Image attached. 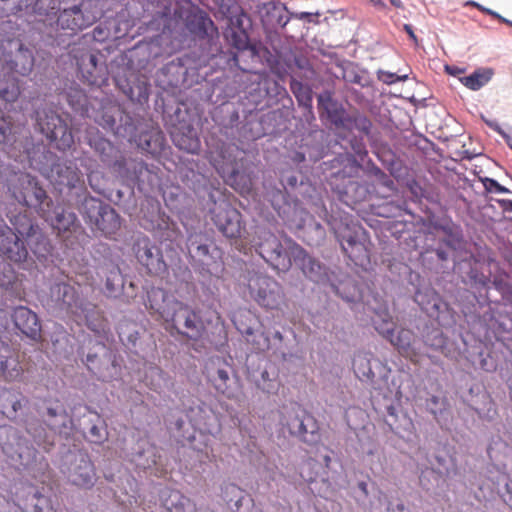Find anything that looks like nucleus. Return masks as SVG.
Returning <instances> with one entry per match:
<instances>
[{
	"mask_svg": "<svg viewBox=\"0 0 512 512\" xmlns=\"http://www.w3.org/2000/svg\"><path fill=\"white\" fill-rule=\"evenodd\" d=\"M14 228L5 223L0 225V256L14 264H22L28 259V249L23 242L25 239L32 252L38 257H45L50 252L51 245L42 229L27 214L19 213L10 218Z\"/></svg>",
	"mask_w": 512,
	"mask_h": 512,
	"instance_id": "1",
	"label": "nucleus"
},
{
	"mask_svg": "<svg viewBox=\"0 0 512 512\" xmlns=\"http://www.w3.org/2000/svg\"><path fill=\"white\" fill-rule=\"evenodd\" d=\"M164 328L172 336L177 334L194 341L201 339L206 332L200 313L181 301L174 302V309Z\"/></svg>",
	"mask_w": 512,
	"mask_h": 512,
	"instance_id": "2",
	"label": "nucleus"
},
{
	"mask_svg": "<svg viewBox=\"0 0 512 512\" xmlns=\"http://www.w3.org/2000/svg\"><path fill=\"white\" fill-rule=\"evenodd\" d=\"M35 118L41 133L55 143L57 149L65 151L73 146L74 136L68 124V116L64 118L52 108H43L35 112Z\"/></svg>",
	"mask_w": 512,
	"mask_h": 512,
	"instance_id": "3",
	"label": "nucleus"
},
{
	"mask_svg": "<svg viewBox=\"0 0 512 512\" xmlns=\"http://www.w3.org/2000/svg\"><path fill=\"white\" fill-rule=\"evenodd\" d=\"M238 147L223 144L217 151L211 152L209 161L225 181L241 193L248 191L250 180L239 172V164L235 155Z\"/></svg>",
	"mask_w": 512,
	"mask_h": 512,
	"instance_id": "4",
	"label": "nucleus"
},
{
	"mask_svg": "<svg viewBox=\"0 0 512 512\" xmlns=\"http://www.w3.org/2000/svg\"><path fill=\"white\" fill-rule=\"evenodd\" d=\"M250 296L266 309H278L283 300V291L279 283L270 276L253 272L248 277Z\"/></svg>",
	"mask_w": 512,
	"mask_h": 512,
	"instance_id": "5",
	"label": "nucleus"
},
{
	"mask_svg": "<svg viewBox=\"0 0 512 512\" xmlns=\"http://www.w3.org/2000/svg\"><path fill=\"white\" fill-rule=\"evenodd\" d=\"M259 240L257 251L267 263L278 270H288L291 267L293 257L288 242L293 241L292 239H286L283 245L276 235L263 230L259 233Z\"/></svg>",
	"mask_w": 512,
	"mask_h": 512,
	"instance_id": "6",
	"label": "nucleus"
},
{
	"mask_svg": "<svg viewBox=\"0 0 512 512\" xmlns=\"http://www.w3.org/2000/svg\"><path fill=\"white\" fill-rule=\"evenodd\" d=\"M281 423L290 435L299 438L309 446H316L321 442L318 421L309 413L303 412L299 415L294 411L287 412Z\"/></svg>",
	"mask_w": 512,
	"mask_h": 512,
	"instance_id": "7",
	"label": "nucleus"
},
{
	"mask_svg": "<svg viewBox=\"0 0 512 512\" xmlns=\"http://www.w3.org/2000/svg\"><path fill=\"white\" fill-rule=\"evenodd\" d=\"M207 378L213 388L228 399H233L238 388V377L232 366L221 358L211 359L206 366Z\"/></svg>",
	"mask_w": 512,
	"mask_h": 512,
	"instance_id": "8",
	"label": "nucleus"
},
{
	"mask_svg": "<svg viewBox=\"0 0 512 512\" xmlns=\"http://www.w3.org/2000/svg\"><path fill=\"white\" fill-rule=\"evenodd\" d=\"M89 6L83 1L80 5L62 10L56 20L57 28L75 34L94 24L100 14L91 11Z\"/></svg>",
	"mask_w": 512,
	"mask_h": 512,
	"instance_id": "9",
	"label": "nucleus"
},
{
	"mask_svg": "<svg viewBox=\"0 0 512 512\" xmlns=\"http://www.w3.org/2000/svg\"><path fill=\"white\" fill-rule=\"evenodd\" d=\"M135 255L138 262L152 276L163 277L168 267L163 259L161 249L145 237L139 239L135 245Z\"/></svg>",
	"mask_w": 512,
	"mask_h": 512,
	"instance_id": "10",
	"label": "nucleus"
},
{
	"mask_svg": "<svg viewBox=\"0 0 512 512\" xmlns=\"http://www.w3.org/2000/svg\"><path fill=\"white\" fill-rule=\"evenodd\" d=\"M22 191L14 192L15 199L22 205L37 208L39 214L53 206V202L47 196L46 191L39 186L35 178L27 175L21 182Z\"/></svg>",
	"mask_w": 512,
	"mask_h": 512,
	"instance_id": "11",
	"label": "nucleus"
},
{
	"mask_svg": "<svg viewBox=\"0 0 512 512\" xmlns=\"http://www.w3.org/2000/svg\"><path fill=\"white\" fill-rule=\"evenodd\" d=\"M40 216L57 231V234L63 240L68 239L69 236L67 234H74L81 229L75 213L61 206L54 207L53 205L42 212Z\"/></svg>",
	"mask_w": 512,
	"mask_h": 512,
	"instance_id": "12",
	"label": "nucleus"
},
{
	"mask_svg": "<svg viewBox=\"0 0 512 512\" xmlns=\"http://www.w3.org/2000/svg\"><path fill=\"white\" fill-rule=\"evenodd\" d=\"M212 219L217 228L228 238H237L241 235V214L231 205L224 203L214 211Z\"/></svg>",
	"mask_w": 512,
	"mask_h": 512,
	"instance_id": "13",
	"label": "nucleus"
},
{
	"mask_svg": "<svg viewBox=\"0 0 512 512\" xmlns=\"http://www.w3.org/2000/svg\"><path fill=\"white\" fill-rule=\"evenodd\" d=\"M288 247L295 262H297L303 273L312 281L324 284L328 280L326 268L320 262L309 256L306 251L296 242L289 241Z\"/></svg>",
	"mask_w": 512,
	"mask_h": 512,
	"instance_id": "14",
	"label": "nucleus"
},
{
	"mask_svg": "<svg viewBox=\"0 0 512 512\" xmlns=\"http://www.w3.org/2000/svg\"><path fill=\"white\" fill-rule=\"evenodd\" d=\"M318 111L321 118L327 119L337 130H344L350 124L349 114L344 107L332 98L330 93L318 96Z\"/></svg>",
	"mask_w": 512,
	"mask_h": 512,
	"instance_id": "15",
	"label": "nucleus"
},
{
	"mask_svg": "<svg viewBox=\"0 0 512 512\" xmlns=\"http://www.w3.org/2000/svg\"><path fill=\"white\" fill-rule=\"evenodd\" d=\"M178 301L161 288H151L147 291L145 306L150 314L156 317L157 320H162L164 325L174 309V302Z\"/></svg>",
	"mask_w": 512,
	"mask_h": 512,
	"instance_id": "16",
	"label": "nucleus"
},
{
	"mask_svg": "<svg viewBox=\"0 0 512 512\" xmlns=\"http://www.w3.org/2000/svg\"><path fill=\"white\" fill-rule=\"evenodd\" d=\"M69 480L76 486L89 488L94 484V465L87 455L79 454L71 463L68 474Z\"/></svg>",
	"mask_w": 512,
	"mask_h": 512,
	"instance_id": "17",
	"label": "nucleus"
},
{
	"mask_svg": "<svg viewBox=\"0 0 512 512\" xmlns=\"http://www.w3.org/2000/svg\"><path fill=\"white\" fill-rule=\"evenodd\" d=\"M76 63L81 77L90 85L98 84L105 77V69L98 64L97 54L86 50L79 56L76 55Z\"/></svg>",
	"mask_w": 512,
	"mask_h": 512,
	"instance_id": "18",
	"label": "nucleus"
},
{
	"mask_svg": "<svg viewBox=\"0 0 512 512\" xmlns=\"http://www.w3.org/2000/svg\"><path fill=\"white\" fill-rule=\"evenodd\" d=\"M15 326L31 339H37L41 333V324L38 316L27 307H16L12 314Z\"/></svg>",
	"mask_w": 512,
	"mask_h": 512,
	"instance_id": "19",
	"label": "nucleus"
},
{
	"mask_svg": "<svg viewBox=\"0 0 512 512\" xmlns=\"http://www.w3.org/2000/svg\"><path fill=\"white\" fill-rule=\"evenodd\" d=\"M113 172L124 182L139 183L142 176L148 172L147 165L142 160L121 158L115 160Z\"/></svg>",
	"mask_w": 512,
	"mask_h": 512,
	"instance_id": "20",
	"label": "nucleus"
},
{
	"mask_svg": "<svg viewBox=\"0 0 512 512\" xmlns=\"http://www.w3.org/2000/svg\"><path fill=\"white\" fill-rule=\"evenodd\" d=\"M34 67V56L30 49L25 48L22 43L18 44V49L9 60H5L2 71H8L12 74L22 76L28 75Z\"/></svg>",
	"mask_w": 512,
	"mask_h": 512,
	"instance_id": "21",
	"label": "nucleus"
},
{
	"mask_svg": "<svg viewBox=\"0 0 512 512\" xmlns=\"http://www.w3.org/2000/svg\"><path fill=\"white\" fill-rule=\"evenodd\" d=\"M55 183L60 187L75 188L81 182V171L71 161H62L52 167Z\"/></svg>",
	"mask_w": 512,
	"mask_h": 512,
	"instance_id": "22",
	"label": "nucleus"
},
{
	"mask_svg": "<svg viewBox=\"0 0 512 512\" xmlns=\"http://www.w3.org/2000/svg\"><path fill=\"white\" fill-rule=\"evenodd\" d=\"M88 144L99 156L101 162L113 169L118 150L117 148L106 138L99 135V133H89Z\"/></svg>",
	"mask_w": 512,
	"mask_h": 512,
	"instance_id": "23",
	"label": "nucleus"
},
{
	"mask_svg": "<svg viewBox=\"0 0 512 512\" xmlns=\"http://www.w3.org/2000/svg\"><path fill=\"white\" fill-rule=\"evenodd\" d=\"M385 339H387L394 347L397 348L398 352L408 358L413 363H418V353L411 346V342L413 339V332L408 329H401L398 331L397 335H394V331L390 332L386 335Z\"/></svg>",
	"mask_w": 512,
	"mask_h": 512,
	"instance_id": "24",
	"label": "nucleus"
},
{
	"mask_svg": "<svg viewBox=\"0 0 512 512\" xmlns=\"http://www.w3.org/2000/svg\"><path fill=\"white\" fill-rule=\"evenodd\" d=\"M52 293L56 294L62 308L66 309L68 313L76 315L79 310H82V302L71 285L58 283L53 287Z\"/></svg>",
	"mask_w": 512,
	"mask_h": 512,
	"instance_id": "25",
	"label": "nucleus"
},
{
	"mask_svg": "<svg viewBox=\"0 0 512 512\" xmlns=\"http://www.w3.org/2000/svg\"><path fill=\"white\" fill-rule=\"evenodd\" d=\"M175 146L191 154H197L200 151V139L192 126H186L171 133Z\"/></svg>",
	"mask_w": 512,
	"mask_h": 512,
	"instance_id": "26",
	"label": "nucleus"
},
{
	"mask_svg": "<svg viewBox=\"0 0 512 512\" xmlns=\"http://www.w3.org/2000/svg\"><path fill=\"white\" fill-rule=\"evenodd\" d=\"M91 226L110 237L119 230L121 221L116 211L108 205Z\"/></svg>",
	"mask_w": 512,
	"mask_h": 512,
	"instance_id": "27",
	"label": "nucleus"
},
{
	"mask_svg": "<svg viewBox=\"0 0 512 512\" xmlns=\"http://www.w3.org/2000/svg\"><path fill=\"white\" fill-rule=\"evenodd\" d=\"M209 239L202 233H190L187 238L189 255L199 262H204L210 256Z\"/></svg>",
	"mask_w": 512,
	"mask_h": 512,
	"instance_id": "28",
	"label": "nucleus"
},
{
	"mask_svg": "<svg viewBox=\"0 0 512 512\" xmlns=\"http://www.w3.org/2000/svg\"><path fill=\"white\" fill-rule=\"evenodd\" d=\"M21 94V88L18 78L10 73L3 71L0 74V100L7 103H14Z\"/></svg>",
	"mask_w": 512,
	"mask_h": 512,
	"instance_id": "29",
	"label": "nucleus"
},
{
	"mask_svg": "<svg viewBox=\"0 0 512 512\" xmlns=\"http://www.w3.org/2000/svg\"><path fill=\"white\" fill-rule=\"evenodd\" d=\"M0 373L9 382L22 378L24 368L18 358L12 355V351H10L5 360H0Z\"/></svg>",
	"mask_w": 512,
	"mask_h": 512,
	"instance_id": "30",
	"label": "nucleus"
},
{
	"mask_svg": "<svg viewBox=\"0 0 512 512\" xmlns=\"http://www.w3.org/2000/svg\"><path fill=\"white\" fill-rule=\"evenodd\" d=\"M493 74L491 68H479L469 76L460 77L459 80L468 89L477 91L491 80Z\"/></svg>",
	"mask_w": 512,
	"mask_h": 512,
	"instance_id": "31",
	"label": "nucleus"
},
{
	"mask_svg": "<svg viewBox=\"0 0 512 512\" xmlns=\"http://www.w3.org/2000/svg\"><path fill=\"white\" fill-rule=\"evenodd\" d=\"M108 204L104 203L100 199H97L92 196H87L84 198L80 212L86 221L92 225L94 221L99 217L101 213L104 211V207H107Z\"/></svg>",
	"mask_w": 512,
	"mask_h": 512,
	"instance_id": "32",
	"label": "nucleus"
},
{
	"mask_svg": "<svg viewBox=\"0 0 512 512\" xmlns=\"http://www.w3.org/2000/svg\"><path fill=\"white\" fill-rule=\"evenodd\" d=\"M101 275L105 277V290L108 295L112 296L120 292L123 287V277L117 266L102 268Z\"/></svg>",
	"mask_w": 512,
	"mask_h": 512,
	"instance_id": "33",
	"label": "nucleus"
},
{
	"mask_svg": "<svg viewBox=\"0 0 512 512\" xmlns=\"http://www.w3.org/2000/svg\"><path fill=\"white\" fill-rule=\"evenodd\" d=\"M164 137L161 132H145L138 136L137 145L145 152L155 154L162 147Z\"/></svg>",
	"mask_w": 512,
	"mask_h": 512,
	"instance_id": "34",
	"label": "nucleus"
},
{
	"mask_svg": "<svg viewBox=\"0 0 512 512\" xmlns=\"http://www.w3.org/2000/svg\"><path fill=\"white\" fill-rule=\"evenodd\" d=\"M375 329L385 338L390 332L394 331L395 324L387 308L376 311L372 318Z\"/></svg>",
	"mask_w": 512,
	"mask_h": 512,
	"instance_id": "35",
	"label": "nucleus"
},
{
	"mask_svg": "<svg viewBox=\"0 0 512 512\" xmlns=\"http://www.w3.org/2000/svg\"><path fill=\"white\" fill-rule=\"evenodd\" d=\"M225 37L228 43L239 51L246 50L249 47L248 34L240 27L230 28L226 31Z\"/></svg>",
	"mask_w": 512,
	"mask_h": 512,
	"instance_id": "36",
	"label": "nucleus"
},
{
	"mask_svg": "<svg viewBox=\"0 0 512 512\" xmlns=\"http://www.w3.org/2000/svg\"><path fill=\"white\" fill-rule=\"evenodd\" d=\"M344 253L351 259L355 260L358 254L363 250V244L358 240L356 234L349 233L339 239Z\"/></svg>",
	"mask_w": 512,
	"mask_h": 512,
	"instance_id": "37",
	"label": "nucleus"
},
{
	"mask_svg": "<svg viewBox=\"0 0 512 512\" xmlns=\"http://www.w3.org/2000/svg\"><path fill=\"white\" fill-rule=\"evenodd\" d=\"M18 280V275L10 263L0 260V287H12Z\"/></svg>",
	"mask_w": 512,
	"mask_h": 512,
	"instance_id": "38",
	"label": "nucleus"
},
{
	"mask_svg": "<svg viewBox=\"0 0 512 512\" xmlns=\"http://www.w3.org/2000/svg\"><path fill=\"white\" fill-rule=\"evenodd\" d=\"M288 17L285 15L283 9L273 7L270 11L267 12L266 17L263 19L264 25L270 27L271 29L276 27H285L288 23Z\"/></svg>",
	"mask_w": 512,
	"mask_h": 512,
	"instance_id": "39",
	"label": "nucleus"
},
{
	"mask_svg": "<svg viewBox=\"0 0 512 512\" xmlns=\"http://www.w3.org/2000/svg\"><path fill=\"white\" fill-rule=\"evenodd\" d=\"M350 124L345 125L344 130L352 131L353 129H357L360 132L368 135L371 130L372 123L371 121L362 115H349Z\"/></svg>",
	"mask_w": 512,
	"mask_h": 512,
	"instance_id": "40",
	"label": "nucleus"
},
{
	"mask_svg": "<svg viewBox=\"0 0 512 512\" xmlns=\"http://www.w3.org/2000/svg\"><path fill=\"white\" fill-rule=\"evenodd\" d=\"M290 87L300 104L311 107L312 96L308 88L298 81H292Z\"/></svg>",
	"mask_w": 512,
	"mask_h": 512,
	"instance_id": "41",
	"label": "nucleus"
},
{
	"mask_svg": "<svg viewBox=\"0 0 512 512\" xmlns=\"http://www.w3.org/2000/svg\"><path fill=\"white\" fill-rule=\"evenodd\" d=\"M33 509L30 512H57L50 500L43 495H34Z\"/></svg>",
	"mask_w": 512,
	"mask_h": 512,
	"instance_id": "42",
	"label": "nucleus"
},
{
	"mask_svg": "<svg viewBox=\"0 0 512 512\" xmlns=\"http://www.w3.org/2000/svg\"><path fill=\"white\" fill-rule=\"evenodd\" d=\"M408 75H398L396 73L388 72V71H379L378 79L385 84L391 85L396 82H401L407 80Z\"/></svg>",
	"mask_w": 512,
	"mask_h": 512,
	"instance_id": "43",
	"label": "nucleus"
},
{
	"mask_svg": "<svg viewBox=\"0 0 512 512\" xmlns=\"http://www.w3.org/2000/svg\"><path fill=\"white\" fill-rule=\"evenodd\" d=\"M482 183H483L485 190L489 193L501 194V193L509 192V190L507 188H505L504 186H502L501 184H499L496 180H494L492 178H484L482 180Z\"/></svg>",
	"mask_w": 512,
	"mask_h": 512,
	"instance_id": "44",
	"label": "nucleus"
},
{
	"mask_svg": "<svg viewBox=\"0 0 512 512\" xmlns=\"http://www.w3.org/2000/svg\"><path fill=\"white\" fill-rule=\"evenodd\" d=\"M351 148L354 151V153L360 158V160H364L367 155L368 151L365 147V144L362 142V140L354 139L351 141Z\"/></svg>",
	"mask_w": 512,
	"mask_h": 512,
	"instance_id": "45",
	"label": "nucleus"
},
{
	"mask_svg": "<svg viewBox=\"0 0 512 512\" xmlns=\"http://www.w3.org/2000/svg\"><path fill=\"white\" fill-rule=\"evenodd\" d=\"M472 5L476 6L480 11H482V12H484V13L488 14V15H491V16H492V17H494L495 19H498L500 22L505 23V24H507V25H509V26H512V21H510V20H508V19H506V18L502 17V16H501L500 14H498L497 12L492 11V10H490V9H488V8H484V7H482L481 5H479V4H477V3H474V2L472 3Z\"/></svg>",
	"mask_w": 512,
	"mask_h": 512,
	"instance_id": "46",
	"label": "nucleus"
},
{
	"mask_svg": "<svg viewBox=\"0 0 512 512\" xmlns=\"http://www.w3.org/2000/svg\"><path fill=\"white\" fill-rule=\"evenodd\" d=\"M370 172L372 175H374L378 179H381V180L384 179L385 180L384 184L388 185V183H392V181L388 179L387 175L373 163L371 164Z\"/></svg>",
	"mask_w": 512,
	"mask_h": 512,
	"instance_id": "47",
	"label": "nucleus"
},
{
	"mask_svg": "<svg viewBox=\"0 0 512 512\" xmlns=\"http://www.w3.org/2000/svg\"><path fill=\"white\" fill-rule=\"evenodd\" d=\"M445 70L448 74L452 75V76H458L462 73H464L465 69L463 68H460V67H457V66H446L445 67Z\"/></svg>",
	"mask_w": 512,
	"mask_h": 512,
	"instance_id": "48",
	"label": "nucleus"
},
{
	"mask_svg": "<svg viewBox=\"0 0 512 512\" xmlns=\"http://www.w3.org/2000/svg\"><path fill=\"white\" fill-rule=\"evenodd\" d=\"M10 347L4 343H0V360H5L7 355L10 354Z\"/></svg>",
	"mask_w": 512,
	"mask_h": 512,
	"instance_id": "49",
	"label": "nucleus"
},
{
	"mask_svg": "<svg viewBox=\"0 0 512 512\" xmlns=\"http://www.w3.org/2000/svg\"><path fill=\"white\" fill-rule=\"evenodd\" d=\"M404 30H405V32L409 35V37H410L413 41H415V42L417 41V37H416V35H415V33H414L413 28H412V26H411V25H409V24H405V25H404Z\"/></svg>",
	"mask_w": 512,
	"mask_h": 512,
	"instance_id": "50",
	"label": "nucleus"
},
{
	"mask_svg": "<svg viewBox=\"0 0 512 512\" xmlns=\"http://www.w3.org/2000/svg\"><path fill=\"white\" fill-rule=\"evenodd\" d=\"M103 121L105 127L112 128L115 125V119L112 116H104Z\"/></svg>",
	"mask_w": 512,
	"mask_h": 512,
	"instance_id": "51",
	"label": "nucleus"
},
{
	"mask_svg": "<svg viewBox=\"0 0 512 512\" xmlns=\"http://www.w3.org/2000/svg\"><path fill=\"white\" fill-rule=\"evenodd\" d=\"M358 488L363 492L365 496L368 495V486L367 483L364 481H361L358 483Z\"/></svg>",
	"mask_w": 512,
	"mask_h": 512,
	"instance_id": "52",
	"label": "nucleus"
},
{
	"mask_svg": "<svg viewBox=\"0 0 512 512\" xmlns=\"http://www.w3.org/2000/svg\"><path fill=\"white\" fill-rule=\"evenodd\" d=\"M500 203L506 210L512 211V200H502Z\"/></svg>",
	"mask_w": 512,
	"mask_h": 512,
	"instance_id": "53",
	"label": "nucleus"
},
{
	"mask_svg": "<svg viewBox=\"0 0 512 512\" xmlns=\"http://www.w3.org/2000/svg\"><path fill=\"white\" fill-rule=\"evenodd\" d=\"M487 124H488L492 129H494V130L498 131V132H499V133H501V134H504V133L501 131V129H500V127H499V125H498L497 123H494V122H488V121H487Z\"/></svg>",
	"mask_w": 512,
	"mask_h": 512,
	"instance_id": "54",
	"label": "nucleus"
},
{
	"mask_svg": "<svg viewBox=\"0 0 512 512\" xmlns=\"http://www.w3.org/2000/svg\"><path fill=\"white\" fill-rule=\"evenodd\" d=\"M47 414H48L49 417H56L58 412L54 408H48L47 409Z\"/></svg>",
	"mask_w": 512,
	"mask_h": 512,
	"instance_id": "55",
	"label": "nucleus"
},
{
	"mask_svg": "<svg viewBox=\"0 0 512 512\" xmlns=\"http://www.w3.org/2000/svg\"><path fill=\"white\" fill-rule=\"evenodd\" d=\"M503 136L505 137L508 146L512 149V135L503 134Z\"/></svg>",
	"mask_w": 512,
	"mask_h": 512,
	"instance_id": "56",
	"label": "nucleus"
},
{
	"mask_svg": "<svg viewBox=\"0 0 512 512\" xmlns=\"http://www.w3.org/2000/svg\"><path fill=\"white\" fill-rule=\"evenodd\" d=\"M391 4L394 6V7H397V8H400L402 7V2L401 0H390Z\"/></svg>",
	"mask_w": 512,
	"mask_h": 512,
	"instance_id": "57",
	"label": "nucleus"
},
{
	"mask_svg": "<svg viewBox=\"0 0 512 512\" xmlns=\"http://www.w3.org/2000/svg\"><path fill=\"white\" fill-rule=\"evenodd\" d=\"M96 358V355H91V354H88L87 357H86V362L87 364L88 363H92L94 361V359Z\"/></svg>",
	"mask_w": 512,
	"mask_h": 512,
	"instance_id": "58",
	"label": "nucleus"
},
{
	"mask_svg": "<svg viewBox=\"0 0 512 512\" xmlns=\"http://www.w3.org/2000/svg\"><path fill=\"white\" fill-rule=\"evenodd\" d=\"M312 14L311 13H308V12H302L299 14V18L300 19H304V18H308V17H311Z\"/></svg>",
	"mask_w": 512,
	"mask_h": 512,
	"instance_id": "59",
	"label": "nucleus"
},
{
	"mask_svg": "<svg viewBox=\"0 0 512 512\" xmlns=\"http://www.w3.org/2000/svg\"><path fill=\"white\" fill-rule=\"evenodd\" d=\"M94 33V37H98V35H100L102 33V30L99 28V27H96L93 31Z\"/></svg>",
	"mask_w": 512,
	"mask_h": 512,
	"instance_id": "60",
	"label": "nucleus"
},
{
	"mask_svg": "<svg viewBox=\"0 0 512 512\" xmlns=\"http://www.w3.org/2000/svg\"><path fill=\"white\" fill-rule=\"evenodd\" d=\"M90 433L94 436L97 434V427L96 426H93L91 429H90Z\"/></svg>",
	"mask_w": 512,
	"mask_h": 512,
	"instance_id": "61",
	"label": "nucleus"
},
{
	"mask_svg": "<svg viewBox=\"0 0 512 512\" xmlns=\"http://www.w3.org/2000/svg\"><path fill=\"white\" fill-rule=\"evenodd\" d=\"M324 461H325V463H326V466H329V463H330V461H331L330 456H325V457H324Z\"/></svg>",
	"mask_w": 512,
	"mask_h": 512,
	"instance_id": "62",
	"label": "nucleus"
},
{
	"mask_svg": "<svg viewBox=\"0 0 512 512\" xmlns=\"http://www.w3.org/2000/svg\"><path fill=\"white\" fill-rule=\"evenodd\" d=\"M27 432L31 434L34 438H36V435L32 432V429L27 427Z\"/></svg>",
	"mask_w": 512,
	"mask_h": 512,
	"instance_id": "63",
	"label": "nucleus"
},
{
	"mask_svg": "<svg viewBox=\"0 0 512 512\" xmlns=\"http://www.w3.org/2000/svg\"><path fill=\"white\" fill-rule=\"evenodd\" d=\"M334 291L338 294L339 293V287L332 286Z\"/></svg>",
	"mask_w": 512,
	"mask_h": 512,
	"instance_id": "64",
	"label": "nucleus"
}]
</instances>
